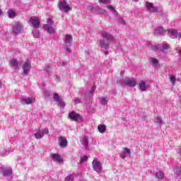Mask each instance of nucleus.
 <instances>
[{"label": "nucleus", "mask_w": 181, "mask_h": 181, "mask_svg": "<svg viewBox=\"0 0 181 181\" xmlns=\"http://www.w3.org/2000/svg\"><path fill=\"white\" fill-rule=\"evenodd\" d=\"M101 36L103 39L100 40L99 45L101 49L107 50L110 47V42H115V38L107 31H103Z\"/></svg>", "instance_id": "1"}, {"label": "nucleus", "mask_w": 181, "mask_h": 181, "mask_svg": "<svg viewBox=\"0 0 181 181\" xmlns=\"http://www.w3.org/2000/svg\"><path fill=\"white\" fill-rule=\"evenodd\" d=\"M58 6L59 10L62 11V12H65L67 13V12H70L71 11V7L67 4V1L66 0H60L58 3Z\"/></svg>", "instance_id": "2"}, {"label": "nucleus", "mask_w": 181, "mask_h": 181, "mask_svg": "<svg viewBox=\"0 0 181 181\" xmlns=\"http://www.w3.org/2000/svg\"><path fill=\"white\" fill-rule=\"evenodd\" d=\"M122 86H127V87H135L136 86V79L125 78L120 81Z\"/></svg>", "instance_id": "3"}, {"label": "nucleus", "mask_w": 181, "mask_h": 181, "mask_svg": "<svg viewBox=\"0 0 181 181\" xmlns=\"http://www.w3.org/2000/svg\"><path fill=\"white\" fill-rule=\"evenodd\" d=\"M44 29L48 33H54V29L53 28V22L50 18L47 19V24L44 25Z\"/></svg>", "instance_id": "4"}, {"label": "nucleus", "mask_w": 181, "mask_h": 181, "mask_svg": "<svg viewBox=\"0 0 181 181\" xmlns=\"http://www.w3.org/2000/svg\"><path fill=\"white\" fill-rule=\"evenodd\" d=\"M69 118L71 119V121H83V117L81 115L75 111H72L69 114Z\"/></svg>", "instance_id": "5"}, {"label": "nucleus", "mask_w": 181, "mask_h": 181, "mask_svg": "<svg viewBox=\"0 0 181 181\" xmlns=\"http://www.w3.org/2000/svg\"><path fill=\"white\" fill-rule=\"evenodd\" d=\"M29 22L31 24V26L34 28V29H39V27L40 26V19H39V18H30Z\"/></svg>", "instance_id": "6"}, {"label": "nucleus", "mask_w": 181, "mask_h": 181, "mask_svg": "<svg viewBox=\"0 0 181 181\" xmlns=\"http://www.w3.org/2000/svg\"><path fill=\"white\" fill-rule=\"evenodd\" d=\"M92 166L93 169L95 172H101V170H103V167H101V163L97 158L93 159L92 162Z\"/></svg>", "instance_id": "7"}, {"label": "nucleus", "mask_w": 181, "mask_h": 181, "mask_svg": "<svg viewBox=\"0 0 181 181\" xmlns=\"http://www.w3.org/2000/svg\"><path fill=\"white\" fill-rule=\"evenodd\" d=\"M54 101L57 105H59L60 107H66V103L63 101V99L59 96V94L54 93Z\"/></svg>", "instance_id": "8"}, {"label": "nucleus", "mask_w": 181, "mask_h": 181, "mask_svg": "<svg viewBox=\"0 0 181 181\" xmlns=\"http://www.w3.org/2000/svg\"><path fill=\"white\" fill-rule=\"evenodd\" d=\"M22 29H23V27L22 26L21 23L17 21L13 25L12 32L14 35H18V33H21Z\"/></svg>", "instance_id": "9"}, {"label": "nucleus", "mask_w": 181, "mask_h": 181, "mask_svg": "<svg viewBox=\"0 0 181 181\" xmlns=\"http://www.w3.org/2000/svg\"><path fill=\"white\" fill-rule=\"evenodd\" d=\"M49 134V130L47 129H40L37 132L34 134L36 139H42L45 135H47Z\"/></svg>", "instance_id": "10"}, {"label": "nucleus", "mask_w": 181, "mask_h": 181, "mask_svg": "<svg viewBox=\"0 0 181 181\" xmlns=\"http://www.w3.org/2000/svg\"><path fill=\"white\" fill-rule=\"evenodd\" d=\"M146 6L147 8V10L151 13H156L159 12V10L158 9V7L153 6L152 3L149 2H146Z\"/></svg>", "instance_id": "11"}, {"label": "nucleus", "mask_w": 181, "mask_h": 181, "mask_svg": "<svg viewBox=\"0 0 181 181\" xmlns=\"http://www.w3.org/2000/svg\"><path fill=\"white\" fill-rule=\"evenodd\" d=\"M23 74L28 76L29 74V71H30L31 64L29 61H26L22 66Z\"/></svg>", "instance_id": "12"}, {"label": "nucleus", "mask_w": 181, "mask_h": 181, "mask_svg": "<svg viewBox=\"0 0 181 181\" xmlns=\"http://www.w3.org/2000/svg\"><path fill=\"white\" fill-rule=\"evenodd\" d=\"M168 35L171 39H177V37H180V33H177V30L173 29L168 30Z\"/></svg>", "instance_id": "13"}, {"label": "nucleus", "mask_w": 181, "mask_h": 181, "mask_svg": "<svg viewBox=\"0 0 181 181\" xmlns=\"http://www.w3.org/2000/svg\"><path fill=\"white\" fill-rule=\"evenodd\" d=\"M64 42L65 44V46H66V47L71 46V43H73V37L71 36V35L70 34L66 35Z\"/></svg>", "instance_id": "14"}, {"label": "nucleus", "mask_w": 181, "mask_h": 181, "mask_svg": "<svg viewBox=\"0 0 181 181\" xmlns=\"http://www.w3.org/2000/svg\"><path fill=\"white\" fill-rule=\"evenodd\" d=\"M165 32L166 30H163L162 27H157L154 29V35H156V36H162V35H165Z\"/></svg>", "instance_id": "15"}, {"label": "nucleus", "mask_w": 181, "mask_h": 181, "mask_svg": "<svg viewBox=\"0 0 181 181\" xmlns=\"http://www.w3.org/2000/svg\"><path fill=\"white\" fill-rule=\"evenodd\" d=\"M59 146H61L62 148H66V146H67L68 145L67 139H66V137L64 136H60L59 138Z\"/></svg>", "instance_id": "16"}, {"label": "nucleus", "mask_w": 181, "mask_h": 181, "mask_svg": "<svg viewBox=\"0 0 181 181\" xmlns=\"http://www.w3.org/2000/svg\"><path fill=\"white\" fill-rule=\"evenodd\" d=\"M128 155L131 156V150L128 148H124L122 151V155H121L122 159H125L126 158H128Z\"/></svg>", "instance_id": "17"}, {"label": "nucleus", "mask_w": 181, "mask_h": 181, "mask_svg": "<svg viewBox=\"0 0 181 181\" xmlns=\"http://www.w3.org/2000/svg\"><path fill=\"white\" fill-rule=\"evenodd\" d=\"M139 90L141 91H146L149 88V85H146V83L144 81H141L139 83Z\"/></svg>", "instance_id": "18"}, {"label": "nucleus", "mask_w": 181, "mask_h": 181, "mask_svg": "<svg viewBox=\"0 0 181 181\" xmlns=\"http://www.w3.org/2000/svg\"><path fill=\"white\" fill-rule=\"evenodd\" d=\"M10 65L11 66V67H14L15 70H19V62H18V60L15 59H11L10 62Z\"/></svg>", "instance_id": "19"}, {"label": "nucleus", "mask_w": 181, "mask_h": 181, "mask_svg": "<svg viewBox=\"0 0 181 181\" xmlns=\"http://www.w3.org/2000/svg\"><path fill=\"white\" fill-rule=\"evenodd\" d=\"M150 63L154 69H156V66L159 65V61L156 58L151 57L150 59Z\"/></svg>", "instance_id": "20"}, {"label": "nucleus", "mask_w": 181, "mask_h": 181, "mask_svg": "<svg viewBox=\"0 0 181 181\" xmlns=\"http://www.w3.org/2000/svg\"><path fill=\"white\" fill-rule=\"evenodd\" d=\"M7 15H8V18H10L11 19H13V18H15V16H16V11H15L12 8H10L7 11Z\"/></svg>", "instance_id": "21"}, {"label": "nucleus", "mask_w": 181, "mask_h": 181, "mask_svg": "<svg viewBox=\"0 0 181 181\" xmlns=\"http://www.w3.org/2000/svg\"><path fill=\"white\" fill-rule=\"evenodd\" d=\"M22 103L23 104H27V105H29L30 104H33V103H35V99L29 98L27 99H22Z\"/></svg>", "instance_id": "22"}, {"label": "nucleus", "mask_w": 181, "mask_h": 181, "mask_svg": "<svg viewBox=\"0 0 181 181\" xmlns=\"http://www.w3.org/2000/svg\"><path fill=\"white\" fill-rule=\"evenodd\" d=\"M51 156L54 159V160H57V162L64 161V160L60 156V154H52Z\"/></svg>", "instance_id": "23"}, {"label": "nucleus", "mask_w": 181, "mask_h": 181, "mask_svg": "<svg viewBox=\"0 0 181 181\" xmlns=\"http://www.w3.org/2000/svg\"><path fill=\"white\" fill-rule=\"evenodd\" d=\"M98 129L99 132H100V134H104V132L107 131V127L105 126V124H99L98 126Z\"/></svg>", "instance_id": "24"}, {"label": "nucleus", "mask_w": 181, "mask_h": 181, "mask_svg": "<svg viewBox=\"0 0 181 181\" xmlns=\"http://www.w3.org/2000/svg\"><path fill=\"white\" fill-rule=\"evenodd\" d=\"M32 33L33 37L36 39L40 37V33H39V30H37V28H33Z\"/></svg>", "instance_id": "25"}, {"label": "nucleus", "mask_w": 181, "mask_h": 181, "mask_svg": "<svg viewBox=\"0 0 181 181\" xmlns=\"http://www.w3.org/2000/svg\"><path fill=\"white\" fill-rule=\"evenodd\" d=\"M99 102L102 104V105H105L108 104V99L104 96H102L100 97Z\"/></svg>", "instance_id": "26"}, {"label": "nucleus", "mask_w": 181, "mask_h": 181, "mask_svg": "<svg viewBox=\"0 0 181 181\" xmlns=\"http://www.w3.org/2000/svg\"><path fill=\"white\" fill-rule=\"evenodd\" d=\"M150 49L154 52H158V50H160V45H151Z\"/></svg>", "instance_id": "27"}, {"label": "nucleus", "mask_w": 181, "mask_h": 181, "mask_svg": "<svg viewBox=\"0 0 181 181\" xmlns=\"http://www.w3.org/2000/svg\"><path fill=\"white\" fill-rule=\"evenodd\" d=\"M4 176H11L12 175V169H5L3 171Z\"/></svg>", "instance_id": "28"}, {"label": "nucleus", "mask_w": 181, "mask_h": 181, "mask_svg": "<svg viewBox=\"0 0 181 181\" xmlns=\"http://www.w3.org/2000/svg\"><path fill=\"white\" fill-rule=\"evenodd\" d=\"M156 177L158 180H162V178L165 177V174L162 171H158L156 174Z\"/></svg>", "instance_id": "29"}, {"label": "nucleus", "mask_w": 181, "mask_h": 181, "mask_svg": "<svg viewBox=\"0 0 181 181\" xmlns=\"http://www.w3.org/2000/svg\"><path fill=\"white\" fill-rule=\"evenodd\" d=\"M87 160H88V157H87V156H83L82 157H80V162L78 163L81 165L84 163V162H87Z\"/></svg>", "instance_id": "30"}, {"label": "nucleus", "mask_w": 181, "mask_h": 181, "mask_svg": "<svg viewBox=\"0 0 181 181\" xmlns=\"http://www.w3.org/2000/svg\"><path fill=\"white\" fill-rule=\"evenodd\" d=\"M96 13H99L100 15H107V11L103 8H98L96 10Z\"/></svg>", "instance_id": "31"}, {"label": "nucleus", "mask_w": 181, "mask_h": 181, "mask_svg": "<svg viewBox=\"0 0 181 181\" xmlns=\"http://www.w3.org/2000/svg\"><path fill=\"white\" fill-rule=\"evenodd\" d=\"M169 49V45L168 44H163L162 47L160 46V50L161 52H165V50H168Z\"/></svg>", "instance_id": "32"}, {"label": "nucleus", "mask_w": 181, "mask_h": 181, "mask_svg": "<svg viewBox=\"0 0 181 181\" xmlns=\"http://www.w3.org/2000/svg\"><path fill=\"white\" fill-rule=\"evenodd\" d=\"M82 144L84 145L85 148H88V139H87V138L83 139Z\"/></svg>", "instance_id": "33"}, {"label": "nucleus", "mask_w": 181, "mask_h": 181, "mask_svg": "<svg viewBox=\"0 0 181 181\" xmlns=\"http://www.w3.org/2000/svg\"><path fill=\"white\" fill-rule=\"evenodd\" d=\"M87 8L88 11H90L91 12H97V8L93 6H88Z\"/></svg>", "instance_id": "34"}, {"label": "nucleus", "mask_w": 181, "mask_h": 181, "mask_svg": "<svg viewBox=\"0 0 181 181\" xmlns=\"http://www.w3.org/2000/svg\"><path fill=\"white\" fill-rule=\"evenodd\" d=\"M117 22H119V23H120L121 25H125V20L123 19L121 17H119V18H117Z\"/></svg>", "instance_id": "35"}, {"label": "nucleus", "mask_w": 181, "mask_h": 181, "mask_svg": "<svg viewBox=\"0 0 181 181\" xmlns=\"http://www.w3.org/2000/svg\"><path fill=\"white\" fill-rule=\"evenodd\" d=\"M74 179V176L73 175H69L66 178L65 181H73Z\"/></svg>", "instance_id": "36"}, {"label": "nucleus", "mask_w": 181, "mask_h": 181, "mask_svg": "<svg viewBox=\"0 0 181 181\" xmlns=\"http://www.w3.org/2000/svg\"><path fill=\"white\" fill-rule=\"evenodd\" d=\"M162 122H163V120H162V118H160V117L156 118V124H157L158 125H160V124H162Z\"/></svg>", "instance_id": "37"}, {"label": "nucleus", "mask_w": 181, "mask_h": 181, "mask_svg": "<svg viewBox=\"0 0 181 181\" xmlns=\"http://www.w3.org/2000/svg\"><path fill=\"white\" fill-rule=\"evenodd\" d=\"M170 81H171L172 84H175L176 82V77H175V76H170Z\"/></svg>", "instance_id": "38"}, {"label": "nucleus", "mask_w": 181, "mask_h": 181, "mask_svg": "<svg viewBox=\"0 0 181 181\" xmlns=\"http://www.w3.org/2000/svg\"><path fill=\"white\" fill-rule=\"evenodd\" d=\"M111 0H99V2L100 4H104L105 5H107V4H110Z\"/></svg>", "instance_id": "39"}, {"label": "nucleus", "mask_w": 181, "mask_h": 181, "mask_svg": "<svg viewBox=\"0 0 181 181\" xmlns=\"http://www.w3.org/2000/svg\"><path fill=\"white\" fill-rule=\"evenodd\" d=\"M107 9L108 11H111L112 12H117L115 8L112 6H108Z\"/></svg>", "instance_id": "40"}, {"label": "nucleus", "mask_w": 181, "mask_h": 181, "mask_svg": "<svg viewBox=\"0 0 181 181\" xmlns=\"http://www.w3.org/2000/svg\"><path fill=\"white\" fill-rule=\"evenodd\" d=\"M65 52H66V53H70L71 52V49L69 48V47H66L64 49Z\"/></svg>", "instance_id": "41"}, {"label": "nucleus", "mask_w": 181, "mask_h": 181, "mask_svg": "<svg viewBox=\"0 0 181 181\" xmlns=\"http://www.w3.org/2000/svg\"><path fill=\"white\" fill-rule=\"evenodd\" d=\"M60 80H61L60 76H55V81L59 82V81H60Z\"/></svg>", "instance_id": "42"}, {"label": "nucleus", "mask_w": 181, "mask_h": 181, "mask_svg": "<svg viewBox=\"0 0 181 181\" xmlns=\"http://www.w3.org/2000/svg\"><path fill=\"white\" fill-rule=\"evenodd\" d=\"M45 70H46V71H49V70H50V66L47 65L46 68L45 69Z\"/></svg>", "instance_id": "43"}, {"label": "nucleus", "mask_w": 181, "mask_h": 181, "mask_svg": "<svg viewBox=\"0 0 181 181\" xmlns=\"http://www.w3.org/2000/svg\"><path fill=\"white\" fill-rule=\"evenodd\" d=\"M2 88V83L0 81V88Z\"/></svg>", "instance_id": "44"}, {"label": "nucleus", "mask_w": 181, "mask_h": 181, "mask_svg": "<svg viewBox=\"0 0 181 181\" xmlns=\"http://www.w3.org/2000/svg\"><path fill=\"white\" fill-rule=\"evenodd\" d=\"M180 37H177V39H181V33H180Z\"/></svg>", "instance_id": "45"}, {"label": "nucleus", "mask_w": 181, "mask_h": 181, "mask_svg": "<svg viewBox=\"0 0 181 181\" xmlns=\"http://www.w3.org/2000/svg\"><path fill=\"white\" fill-rule=\"evenodd\" d=\"M2 15V10L0 9V16Z\"/></svg>", "instance_id": "46"}, {"label": "nucleus", "mask_w": 181, "mask_h": 181, "mask_svg": "<svg viewBox=\"0 0 181 181\" xmlns=\"http://www.w3.org/2000/svg\"><path fill=\"white\" fill-rule=\"evenodd\" d=\"M139 0H134V2H138Z\"/></svg>", "instance_id": "47"}, {"label": "nucleus", "mask_w": 181, "mask_h": 181, "mask_svg": "<svg viewBox=\"0 0 181 181\" xmlns=\"http://www.w3.org/2000/svg\"><path fill=\"white\" fill-rule=\"evenodd\" d=\"M105 54H108V52H105Z\"/></svg>", "instance_id": "48"}, {"label": "nucleus", "mask_w": 181, "mask_h": 181, "mask_svg": "<svg viewBox=\"0 0 181 181\" xmlns=\"http://www.w3.org/2000/svg\"><path fill=\"white\" fill-rule=\"evenodd\" d=\"M124 74L122 72H121V76H122Z\"/></svg>", "instance_id": "49"}, {"label": "nucleus", "mask_w": 181, "mask_h": 181, "mask_svg": "<svg viewBox=\"0 0 181 181\" xmlns=\"http://www.w3.org/2000/svg\"><path fill=\"white\" fill-rule=\"evenodd\" d=\"M180 169H181V165H180Z\"/></svg>", "instance_id": "50"}]
</instances>
